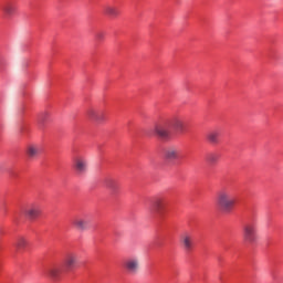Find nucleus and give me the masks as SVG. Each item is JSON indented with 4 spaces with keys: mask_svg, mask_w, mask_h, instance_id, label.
Wrapping results in <instances>:
<instances>
[{
    "mask_svg": "<svg viewBox=\"0 0 283 283\" xmlns=\"http://www.w3.org/2000/svg\"><path fill=\"white\" fill-rule=\"evenodd\" d=\"M40 153H41V147H39L38 145L31 144L27 146L25 154L28 158H30V160H34V158H36Z\"/></svg>",
    "mask_w": 283,
    "mask_h": 283,
    "instance_id": "obj_15",
    "label": "nucleus"
},
{
    "mask_svg": "<svg viewBox=\"0 0 283 283\" xmlns=\"http://www.w3.org/2000/svg\"><path fill=\"white\" fill-rule=\"evenodd\" d=\"M164 158L166 160H178L180 158V149L176 146H169L164 150Z\"/></svg>",
    "mask_w": 283,
    "mask_h": 283,
    "instance_id": "obj_11",
    "label": "nucleus"
},
{
    "mask_svg": "<svg viewBox=\"0 0 283 283\" xmlns=\"http://www.w3.org/2000/svg\"><path fill=\"white\" fill-rule=\"evenodd\" d=\"M180 242L186 253H191V251H193V235H191V233L186 232L181 234Z\"/></svg>",
    "mask_w": 283,
    "mask_h": 283,
    "instance_id": "obj_7",
    "label": "nucleus"
},
{
    "mask_svg": "<svg viewBox=\"0 0 283 283\" xmlns=\"http://www.w3.org/2000/svg\"><path fill=\"white\" fill-rule=\"evenodd\" d=\"M104 186L106 187V189H109V191H112L113 193H116V191H118V184L116 182V180L112 178L104 179Z\"/></svg>",
    "mask_w": 283,
    "mask_h": 283,
    "instance_id": "obj_20",
    "label": "nucleus"
},
{
    "mask_svg": "<svg viewBox=\"0 0 283 283\" xmlns=\"http://www.w3.org/2000/svg\"><path fill=\"white\" fill-rule=\"evenodd\" d=\"M104 14H106V17H109L111 19H116V17L120 14V11L118 10V8L112 4H107L104 7Z\"/></svg>",
    "mask_w": 283,
    "mask_h": 283,
    "instance_id": "obj_18",
    "label": "nucleus"
},
{
    "mask_svg": "<svg viewBox=\"0 0 283 283\" xmlns=\"http://www.w3.org/2000/svg\"><path fill=\"white\" fill-rule=\"evenodd\" d=\"M2 12H3L4 17H7V19H10V17H14V14L17 13V4H14L12 2H7L2 7Z\"/></svg>",
    "mask_w": 283,
    "mask_h": 283,
    "instance_id": "obj_16",
    "label": "nucleus"
},
{
    "mask_svg": "<svg viewBox=\"0 0 283 283\" xmlns=\"http://www.w3.org/2000/svg\"><path fill=\"white\" fill-rule=\"evenodd\" d=\"M153 129L159 138H169V136H171V124L169 119L156 123Z\"/></svg>",
    "mask_w": 283,
    "mask_h": 283,
    "instance_id": "obj_2",
    "label": "nucleus"
},
{
    "mask_svg": "<svg viewBox=\"0 0 283 283\" xmlns=\"http://www.w3.org/2000/svg\"><path fill=\"white\" fill-rule=\"evenodd\" d=\"M73 226L77 231H87L90 229V222L81 217L73 220Z\"/></svg>",
    "mask_w": 283,
    "mask_h": 283,
    "instance_id": "obj_13",
    "label": "nucleus"
},
{
    "mask_svg": "<svg viewBox=\"0 0 283 283\" xmlns=\"http://www.w3.org/2000/svg\"><path fill=\"white\" fill-rule=\"evenodd\" d=\"M243 241L247 244H255L258 242V230L255 224L247 223L243 226Z\"/></svg>",
    "mask_w": 283,
    "mask_h": 283,
    "instance_id": "obj_3",
    "label": "nucleus"
},
{
    "mask_svg": "<svg viewBox=\"0 0 283 283\" xmlns=\"http://www.w3.org/2000/svg\"><path fill=\"white\" fill-rule=\"evenodd\" d=\"M217 205L221 211L229 213L235 207V197L227 189L220 190L217 193Z\"/></svg>",
    "mask_w": 283,
    "mask_h": 283,
    "instance_id": "obj_1",
    "label": "nucleus"
},
{
    "mask_svg": "<svg viewBox=\"0 0 283 283\" xmlns=\"http://www.w3.org/2000/svg\"><path fill=\"white\" fill-rule=\"evenodd\" d=\"M78 266V254L69 252L64 258V271H74Z\"/></svg>",
    "mask_w": 283,
    "mask_h": 283,
    "instance_id": "obj_4",
    "label": "nucleus"
},
{
    "mask_svg": "<svg viewBox=\"0 0 283 283\" xmlns=\"http://www.w3.org/2000/svg\"><path fill=\"white\" fill-rule=\"evenodd\" d=\"M124 266L128 273L136 275L140 271V259L133 256L124 262Z\"/></svg>",
    "mask_w": 283,
    "mask_h": 283,
    "instance_id": "obj_5",
    "label": "nucleus"
},
{
    "mask_svg": "<svg viewBox=\"0 0 283 283\" xmlns=\"http://www.w3.org/2000/svg\"><path fill=\"white\" fill-rule=\"evenodd\" d=\"M46 275L48 277H51V280H61V275H63V268L57 264L51 265L46 270Z\"/></svg>",
    "mask_w": 283,
    "mask_h": 283,
    "instance_id": "obj_12",
    "label": "nucleus"
},
{
    "mask_svg": "<svg viewBox=\"0 0 283 283\" xmlns=\"http://www.w3.org/2000/svg\"><path fill=\"white\" fill-rule=\"evenodd\" d=\"M96 36H97V39H99V40H101V39H103V33H97V35H96Z\"/></svg>",
    "mask_w": 283,
    "mask_h": 283,
    "instance_id": "obj_22",
    "label": "nucleus"
},
{
    "mask_svg": "<svg viewBox=\"0 0 283 283\" xmlns=\"http://www.w3.org/2000/svg\"><path fill=\"white\" fill-rule=\"evenodd\" d=\"M86 116L92 123H103V120H105V113L96 108H88Z\"/></svg>",
    "mask_w": 283,
    "mask_h": 283,
    "instance_id": "obj_8",
    "label": "nucleus"
},
{
    "mask_svg": "<svg viewBox=\"0 0 283 283\" xmlns=\"http://www.w3.org/2000/svg\"><path fill=\"white\" fill-rule=\"evenodd\" d=\"M167 207V202L165 201V199H156L153 202V210L155 211V213H163V211H165V208Z\"/></svg>",
    "mask_w": 283,
    "mask_h": 283,
    "instance_id": "obj_17",
    "label": "nucleus"
},
{
    "mask_svg": "<svg viewBox=\"0 0 283 283\" xmlns=\"http://www.w3.org/2000/svg\"><path fill=\"white\" fill-rule=\"evenodd\" d=\"M74 169L78 176L87 174V159L85 157H75L74 158Z\"/></svg>",
    "mask_w": 283,
    "mask_h": 283,
    "instance_id": "obj_10",
    "label": "nucleus"
},
{
    "mask_svg": "<svg viewBox=\"0 0 283 283\" xmlns=\"http://www.w3.org/2000/svg\"><path fill=\"white\" fill-rule=\"evenodd\" d=\"M206 139L210 145H218L220 143V130L218 129H212L207 133Z\"/></svg>",
    "mask_w": 283,
    "mask_h": 283,
    "instance_id": "obj_14",
    "label": "nucleus"
},
{
    "mask_svg": "<svg viewBox=\"0 0 283 283\" xmlns=\"http://www.w3.org/2000/svg\"><path fill=\"white\" fill-rule=\"evenodd\" d=\"M218 155L216 153H210L208 156H207V160L208 163H210V165H216V163H218Z\"/></svg>",
    "mask_w": 283,
    "mask_h": 283,
    "instance_id": "obj_21",
    "label": "nucleus"
},
{
    "mask_svg": "<svg viewBox=\"0 0 283 283\" xmlns=\"http://www.w3.org/2000/svg\"><path fill=\"white\" fill-rule=\"evenodd\" d=\"M24 216L29 220H36L41 216V206L31 203L24 209Z\"/></svg>",
    "mask_w": 283,
    "mask_h": 283,
    "instance_id": "obj_6",
    "label": "nucleus"
},
{
    "mask_svg": "<svg viewBox=\"0 0 283 283\" xmlns=\"http://www.w3.org/2000/svg\"><path fill=\"white\" fill-rule=\"evenodd\" d=\"M168 120L170 123V129H174V132H177L178 134L185 133V128H186L185 118L177 116Z\"/></svg>",
    "mask_w": 283,
    "mask_h": 283,
    "instance_id": "obj_9",
    "label": "nucleus"
},
{
    "mask_svg": "<svg viewBox=\"0 0 283 283\" xmlns=\"http://www.w3.org/2000/svg\"><path fill=\"white\" fill-rule=\"evenodd\" d=\"M28 244H29L28 239L23 237H19L14 242V247L18 253H21L24 249H28Z\"/></svg>",
    "mask_w": 283,
    "mask_h": 283,
    "instance_id": "obj_19",
    "label": "nucleus"
}]
</instances>
